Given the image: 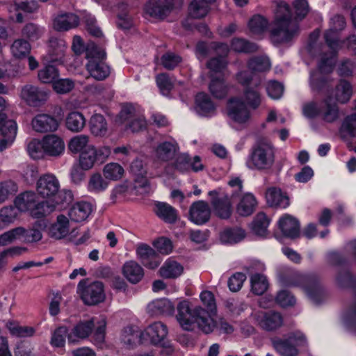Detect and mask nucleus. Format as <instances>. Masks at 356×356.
Wrapping results in <instances>:
<instances>
[{"mask_svg":"<svg viewBox=\"0 0 356 356\" xmlns=\"http://www.w3.org/2000/svg\"><path fill=\"white\" fill-rule=\"evenodd\" d=\"M293 6L295 15L286 3L277 4L270 29V38L274 44L290 43L300 34L299 22L308 14L309 7L307 0H295Z\"/></svg>","mask_w":356,"mask_h":356,"instance_id":"nucleus-1","label":"nucleus"},{"mask_svg":"<svg viewBox=\"0 0 356 356\" xmlns=\"http://www.w3.org/2000/svg\"><path fill=\"white\" fill-rule=\"evenodd\" d=\"M280 282L286 286H299L315 303L325 298V289L320 277L315 273L301 274L289 270L279 274Z\"/></svg>","mask_w":356,"mask_h":356,"instance_id":"nucleus-2","label":"nucleus"},{"mask_svg":"<svg viewBox=\"0 0 356 356\" xmlns=\"http://www.w3.org/2000/svg\"><path fill=\"white\" fill-rule=\"evenodd\" d=\"M229 186L233 188L230 197L226 194L222 197L219 196L217 191H211L209 195L211 197V204L216 216L221 219H228L232 213V204L230 199L238 197L243 188L242 181L238 177L232 179L228 182Z\"/></svg>","mask_w":356,"mask_h":356,"instance_id":"nucleus-3","label":"nucleus"},{"mask_svg":"<svg viewBox=\"0 0 356 356\" xmlns=\"http://www.w3.org/2000/svg\"><path fill=\"white\" fill-rule=\"evenodd\" d=\"M77 291L85 305H96L104 301L106 295L102 282H88V279L81 280L77 286Z\"/></svg>","mask_w":356,"mask_h":356,"instance_id":"nucleus-4","label":"nucleus"},{"mask_svg":"<svg viewBox=\"0 0 356 356\" xmlns=\"http://www.w3.org/2000/svg\"><path fill=\"white\" fill-rule=\"evenodd\" d=\"M274 162L275 152L273 147L262 143L252 150L247 164L250 168L261 170L271 168Z\"/></svg>","mask_w":356,"mask_h":356,"instance_id":"nucleus-5","label":"nucleus"},{"mask_svg":"<svg viewBox=\"0 0 356 356\" xmlns=\"http://www.w3.org/2000/svg\"><path fill=\"white\" fill-rule=\"evenodd\" d=\"M20 98L29 106L36 108L44 106L49 97L48 90L31 84L22 87Z\"/></svg>","mask_w":356,"mask_h":356,"instance_id":"nucleus-6","label":"nucleus"},{"mask_svg":"<svg viewBox=\"0 0 356 356\" xmlns=\"http://www.w3.org/2000/svg\"><path fill=\"white\" fill-rule=\"evenodd\" d=\"M60 188V181L52 173L42 175L35 184L36 193L43 199L52 200V198H55L59 193Z\"/></svg>","mask_w":356,"mask_h":356,"instance_id":"nucleus-7","label":"nucleus"},{"mask_svg":"<svg viewBox=\"0 0 356 356\" xmlns=\"http://www.w3.org/2000/svg\"><path fill=\"white\" fill-rule=\"evenodd\" d=\"M110 154L111 150L108 147H103L99 149H96L92 145L88 147L80 154V167L84 170H90L96 163H102L104 162Z\"/></svg>","mask_w":356,"mask_h":356,"instance_id":"nucleus-8","label":"nucleus"},{"mask_svg":"<svg viewBox=\"0 0 356 356\" xmlns=\"http://www.w3.org/2000/svg\"><path fill=\"white\" fill-rule=\"evenodd\" d=\"M227 115L231 120L238 124L247 122L251 116L248 105L240 97H232L229 99Z\"/></svg>","mask_w":356,"mask_h":356,"instance_id":"nucleus-9","label":"nucleus"},{"mask_svg":"<svg viewBox=\"0 0 356 356\" xmlns=\"http://www.w3.org/2000/svg\"><path fill=\"white\" fill-rule=\"evenodd\" d=\"M252 317L257 324L266 331H274L282 326V315L275 311H259L252 314Z\"/></svg>","mask_w":356,"mask_h":356,"instance_id":"nucleus-10","label":"nucleus"},{"mask_svg":"<svg viewBox=\"0 0 356 356\" xmlns=\"http://www.w3.org/2000/svg\"><path fill=\"white\" fill-rule=\"evenodd\" d=\"M168 333V327L165 324L160 321L154 322L142 332V339L145 340V343L159 346L165 341Z\"/></svg>","mask_w":356,"mask_h":356,"instance_id":"nucleus-11","label":"nucleus"},{"mask_svg":"<svg viewBox=\"0 0 356 356\" xmlns=\"http://www.w3.org/2000/svg\"><path fill=\"white\" fill-rule=\"evenodd\" d=\"M309 48L311 54L315 56L318 54L321 56L318 65L320 72L324 74H328L332 72L334 64V57L335 56L336 52L327 50L325 44H323L314 47L312 43H309Z\"/></svg>","mask_w":356,"mask_h":356,"instance_id":"nucleus-12","label":"nucleus"},{"mask_svg":"<svg viewBox=\"0 0 356 356\" xmlns=\"http://www.w3.org/2000/svg\"><path fill=\"white\" fill-rule=\"evenodd\" d=\"M33 129L38 133L56 131L59 126L58 120L53 115L39 113L31 120Z\"/></svg>","mask_w":356,"mask_h":356,"instance_id":"nucleus-13","label":"nucleus"},{"mask_svg":"<svg viewBox=\"0 0 356 356\" xmlns=\"http://www.w3.org/2000/svg\"><path fill=\"white\" fill-rule=\"evenodd\" d=\"M94 318L87 321H81L76 324L67 335L69 343H76L80 340L87 339L95 328Z\"/></svg>","mask_w":356,"mask_h":356,"instance_id":"nucleus-14","label":"nucleus"},{"mask_svg":"<svg viewBox=\"0 0 356 356\" xmlns=\"http://www.w3.org/2000/svg\"><path fill=\"white\" fill-rule=\"evenodd\" d=\"M211 48L214 49L220 56L210 59L207 63V67L214 72H221L227 67V63L225 56H227L229 52V47L225 43L212 42L211 44Z\"/></svg>","mask_w":356,"mask_h":356,"instance_id":"nucleus-15","label":"nucleus"},{"mask_svg":"<svg viewBox=\"0 0 356 356\" xmlns=\"http://www.w3.org/2000/svg\"><path fill=\"white\" fill-rule=\"evenodd\" d=\"M173 7V0H153L146 3L145 12L151 17L162 19L170 13Z\"/></svg>","mask_w":356,"mask_h":356,"instance_id":"nucleus-16","label":"nucleus"},{"mask_svg":"<svg viewBox=\"0 0 356 356\" xmlns=\"http://www.w3.org/2000/svg\"><path fill=\"white\" fill-rule=\"evenodd\" d=\"M190 220L196 225L207 222L211 216V210L208 203L200 200L193 202L189 210Z\"/></svg>","mask_w":356,"mask_h":356,"instance_id":"nucleus-17","label":"nucleus"},{"mask_svg":"<svg viewBox=\"0 0 356 356\" xmlns=\"http://www.w3.org/2000/svg\"><path fill=\"white\" fill-rule=\"evenodd\" d=\"M17 124L6 118L0 124V152L6 149L14 141L17 135Z\"/></svg>","mask_w":356,"mask_h":356,"instance_id":"nucleus-18","label":"nucleus"},{"mask_svg":"<svg viewBox=\"0 0 356 356\" xmlns=\"http://www.w3.org/2000/svg\"><path fill=\"white\" fill-rule=\"evenodd\" d=\"M177 319L183 329L190 331L194 327L195 309L191 310L190 303L183 300L177 305Z\"/></svg>","mask_w":356,"mask_h":356,"instance_id":"nucleus-19","label":"nucleus"},{"mask_svg":"<svg viewBox=\"0 0 356 356\" xmlns=\"http://www.w3.org/2000/svg\"><path fill=\"white\" fill-rule=\"evenodd\" d=\"M260 81L254 83V86L244 88L243 91V100L250 108L255 110L258 108L262 102V95L261 92Z\"/></svg>","mask_w":356,"mask_h":356,"instance_id":"nucleus-20","label":"nucleus"},{"mask_svg":"<svg viewBox=\"0 0 356 356\" xmlns=\"http://www.w3.org/2000/svg\"><path fill=\"white\" fill-rule=\"evenodd\" d=\"M46 227L47 222L43 219L36 220L29 229L18 227L19 229L23 230V232H22V233L20 234V238H23L26 243H36L40 241L42 238V230L44 229Z\"/></svg>","mask_w":356,"mask_h":356,"instance_id":"nucleus-21","label":"nucleus"},{"mask_svg":"<svg viewBox=\"0 0 356 356\" xmlns=\"http://www.w3.org/2000/svg\"><path fill=\"white\" fill-rule=\"evenodd\" d=\"M42 140L44 152L47 155L57 157L64 152L65 143L62 138L56 135H47Z\"/></svg>","mask_w":356,"mask_h":356,"instance_id":"nucleus-22","label":"nucleus"},{"mask_svg":"<svg viewBox=\"0 0 356 356\" xmlns=\"http://www.w3.org/2000/svg\"><path fill=\"white\" fill-rule=\"evenodd\" d=\"M209 313L201 307L195 308L194 324L196 323L197 327L204 334L212 332L216 326L215 322L211 318Z\"/></svg>","mask_w":356,"mask_h":356,"instance_id":"nucleus-23","label":"nucleus"},{"mask_svg":"<svg viewBox=\"0 0 356 356\" xmlns=\"http://www.w3.org/2000/svg\"><path fill=\"white\" fill-rule=\"evenodd\" d=\"M267 204L272 207L286 208L289 205V197L277 187L269 188L266 193Z\"/></svg>","mask_w":356,"mask_h":356,"instance_id":"nucleus-24","label":"nucleus"},{"mask_svg":"<svg viewBox=\"0 0 356 356\" xmlns=\"http://www.w3.org/2000/svg\"><path fill=\"white\" fill-rule=\"evenodd\" d=\"M90 76L98 81H102L110 74V67L104 61L90 59L86 65Z\"/></svg>","mask_w":356,"mask_h":356,"instance_id":"nucleus-25","label":"nucleus"},{"mask_svg":"<svg viewBox=\"0 0 356 356\" xmlns=\"http://www.w3.org/2000/svg\"><path fill=\"white\" fill-rule=\"evenodd\" d=\"M149 313L153 315L171 316L175 312L174 305L166 298L157 299L147 306Z\"/></svg>","mask_w":356,"mask_h":356,"instance_id":"nucleus-26","label":"nucleus"},{"mask_svg":"<svg viewBox=\"0 0 356 356\" xmlns=\"http://www.w3.org/2000/svg\"><path fill=\"white\" fill-rule=\"evenodd\" d=\"M79 19L73 13H64L58 15L54 21V27L58 31H68L79 25Z\"/></svg>","mask_w":356,"mask_h":356,"instance_id":"nucleus-27","label":"nucleus"},{"mask_svg":"<svg viewBox=\"0 0 356 356\" xmlns=\"http://www.w3.org/2000/svg\"><path fill=\"white\" fill-rule=\"evenodd\" d=\"M92 211V206L87 202H79L69 211L70 218L74 222H82L88 218Z\"/></svg>","mask_w":356,"mask_h":356,"instance_id":"nucleus-28","label":"nucleus"},{"mask_svg":"<svg viewBox=\"0 0 356 356\" xmlns=\"http://www.w3.org/2000/svg\"><path fill=\"white\" fill-rule=\"evenodd\" d=\"M122 273L132 284L139 282L144 276L143 268L134 261H127L123 265Z\"/></svg>","mask_w":356,"mask_h":356,"instance_id":"nucleus-29","label":"nucleus"},{"mask_svg":"<svg viewBox=\"0 0 356 356\" xmlns=\"http://www.w3.org/2000/svg\"><path fill=\"white\" fill-rule=\"evenodd\" d=\"M320 115L323 121L332 123L339 118V111L336 103L331 102V98L325 99L320 106Z\"/></svg>","mask_w":356,"mask_h":356,"instance_id":"nucleus-30","label":"nucleus"},{"mask_svg":"<svg viewBox=\"0 0 356 356\" xmlns=\"http://www.w3.org/2000/svg\"><path fill=\"white\" fill-rule=\"evenodd\" d=\"M280 228L283 234L289 238H297L300 235V226L298 221L290 216H286L279 221Z\"/></svg>","mask_w":356,"mask_h":356,"instance_id":"nucleus-31","label":"nucleus"},{"mask_svg":"<svg viewBox=\"0 0 356 356\" xmlns=\"http://www.w3.org/2000/svg\"><path fill=\"white\" fill-rule=\"evenodd\" d=\"M69 233V220L64 215H59L56 222L49 229V236L56 240L61 239Z\"/></svg>","mask_w":356,"mask_h":356,"instance_id":"nucleus-32","label":"nucleus"},{"mask_svg":"<svg viewBox=\"0 0 356 356\" xmlns=\"http://www.w3.org/2000/svg\"><path fill=\"white\" fill-rule=\"evenodd\" d=\"M257 201L250 193L244 194L236 207L237 213L241 216H250L256 209Z\"/></svg>","mask_w":356,"mask_h":356,"instance_id":"nucleus-33","label":"nucleus"},{"mask_svg":"<svg viewBox=\"0 0 356 356\" xmlns=\"http://www.w3.org/2000/svg\"><path fill=\"white\" fill-rule=\"evenodd\" d=\"M195 104L197 113L202 115H212L215 112V105L210 97L204 92H200L196 95Z\"/></svg>","mask_w":356,"mask_h":356,"instance_id":"nucleus-34","label":"nucleus"},{"mask_svg":"<svg viewBox=\"0 0 356 356\" xmlns=\"http://www.w3.org/2000/svg\"><path fill=\"white\" fill-rule=\"evenodd\" d=\"M136 252L144 266L152 269L159 266V262L154 260L156 255L155 251L150 246L141 244L138 247Z\"/></svg>","mask_w":356,"mask_h":356,"instance_id":"nucleus-35","label":"nucleus"},{"mask_svg":"<svg viewBox=\"0 0 356 356\" xmlns=\"http://www.w3.org/2000/svg\"><path fill=\"white\" fill-rule=\"evenodd\" d=\"M275 349L282 356H296L298 350L295 345L287 339H275L273 340Z\"/></svg>","mask_w":356,"mask_h":356,"instance_id":"nucleus-36","label":"nucleus"},{"mask_svg":"<svg viewBox=\"0 0 356 356\" xmlns=\"http://www.w3.org/2000/svg\"><path fill=\"white\" fill-rule=\"evenodd\" d=\"M214 1L215 0H193L188 7L190 15L195 19L205 17L209 10V4Z\"/></svg>","mask_w":356,"mask_h":356,"instance_id":"nucleus-37","label":"nucleus"},{"mask_svg":"<svg viewBox=\"0 0 356 356\" xmlns=\"http://www.w3.org/2000/svg\"><path fill=\"white\" fill-rule=\"evenodd\" d=\"M65 125L72 132H80L86 125V119L80 112H70L66 117Z\"/></svg>","mask_w":356,"mask_h":356,"instance_id":"nucleus-38","label":"nucleus"},{"mask_svg":"<svg viewBox=\"0 0 356 356\" xmlns=\"http://www.w3.org/2000/svg\"><path fill=\"white\" fill-rule=\"evenodd\" d=\"M91 133L95 136H104L108 131V124L105 118L101 114H94L89 122Z\"/></svg>","mask_w":356,"mask_h":356,"instance_id":"nucleus-39","label":"nucleus"},{"mask_svg":"<svg viewBox=\"0 0 356 356\" xmlns=\"http://www.w3.org/2000/svg\"><path fill=\"white\" fill-rule=\"evenodd\" d=\"M353 104L355 111L345 118L340 128L342 138L356 136V100L353 102Z\"/></svg>","mask_w":356,"mask_h":356,"instance_id":"nucleus-40","label":"nucleus"},{"mask_svg":"<svg viewBox=\"0 0 356 356\" xmlns=\"http://www.w3.org/2000/svg\"><path fill=\"white\" fill-rule=\"evenodd\" d=\"M157 216L168 223H174L177 219V210L171 205L165 202H159L156 204Z\"/></svg>","mask_w":356,"mask_h":356,"instance_id":"nucleus-41","label":"nucleus"},{"mask_svg":"<svg viewBox=\"0 0 356 356\" xmlns=\"http://www.w3.org/2000/svg\"><path fill=\"white\" fill-rule=\"evenodd\" d=\"M269 219L264 213L260 212L256 215L250 224L252 232L259 236H264L267 233Z\"/></svg>","mask_w":356,"mask_h":356,"instance_id":"nucleus-42","label":"nucleus"},{"mask_svg":"<svg viewBox=\"0 0 356 356\" xmlns=\"http://www.w3.org/2000/svg\"><path fill=\"white\" fill-rule=\"evenodd\" d=\"M183 266L175 261H167L160 268L159 273L163 278H177L183 273Z\"/></svg>","mask_w":356,"mask_h":356,"instance_id":"nucleus-43","label":"nucleus"},{"mask_svg":"<svg viewBox=\"0 0 356 356\" xmlns=\"http://www.w3.org/2000/svg\"><path fill=\"white\" fill-rule=\"evenodd\" d=\"M245 232L240 227H234L225 229L220 234V240L223 243H236L243 240Z\"/></svg>","mask_w":356,"mask_h":356,"instance_id":"nucleus-44","label":"nucleus"},{"mask_svg":"<svg viewBox=\"0 0 356 356\" xmlns=\"http://www.w3.org/2000/svg\"><path fill=\"white\" fill-rule=\"evenodd\" d=\"M353 95V88L350 83L345 79H341L336 86V99L342 104L349 101Z\"/></svg>","mask_w":356,"mask_h":356,"instance_id":"nucleus-45","label":"nucleus"},{"mask_svg":"<svg viewBox=\"0 0 356 356\" xmlns=\"http://www.w3.org/2000/svg\"><path fill=\"white\" fill-rule=\"evenodd\" d=\"M18 191L17 184L11 179L0 182V204L14 197Z\"/></svg>","mask_w":356,"mask_h":356,"instance_id":"nucleus-46","label":"nucleus"},{"mask_svg":"<svg viewBox=\"0 0 356 356\" xmlns=\"http://www.w3.org/2000/svg\"><path fill=\"white\" fill-rule=\"evenodd\" d=\"M176 146L170 142H164L159 144L156 149V156L163 161L172 159L176 152Z\"/></svg>","mask_w":356,"mask_h":356,"instance_id":"nucleus-47","label":"nucleus"},{"mask_svg":"<svg viewBox=\"0 0 356 356\" xmlns=\"http://www.w3.org/2000/svg\"><path fill=\"white\" fill-rule=\"evenodd\" d=\"M89 136L85 134L77 135L72 137L68 143V149L73 154L82 152L91 145H88Z\"/></svg>","mask_w":356,"mask_h":356,"instance_id":"nucleus-48","label":"nucleus"},{"mask_svg":"<svg viewBox=\"0 0 356 356\" xmlns=\"http://www.w3.org/2000/svg\"><path fill=\"white\" fill-rule=\"evenodd\" d=\"M36 202V194L33 191H26L15 197V204L20 210L32 207Z\"/></svg>","mask_w":356,"mask_h":356,"instance_id":"nucleus-49","label":"nucleus"},{"mask_svg":"<svg viewBox=\"0 0 356 356\" xmlns=\"http://www.w3.org/2000/svg\"><path fill=\"white\" fill-rule=\"evenodd\" d=\"M232 49L239 53H253L258 50V46L245 39L234 38L231 42Z\"/></svg>","mask_w":356,"mask_h":356,"instance_id":"nucleus-50","label":"nucleus"},{"mask_svg":"<svg viewBox=\"0 0 356 356\" xmlns=\"http://www.w3.org/2000/svg\"><path fill=\"white\" fill-rule=\"evenodd\" d=\"M108 182L99 173L92 174L88 180V190L90 192L99 193L106 189Z\"/></svg>","mask_w":356,"mask_h":356,"instance_id":"nucleus-51","label":"nucleus"},{"mask_svg":"<svg viewBox=\"0 0 356 356\" xmlns=\"http://www.w3.org/2000/svg\"><path fill=\"white\" fill-rule=\"evenodd\" d=\"M250 70L254 72H266L270 68V62L266 56H257L250 59L248 63Z\"/></svg>","mask_w":356,"mask_h":356,"instance_id":"nucleus-52","label":"nucleus"},{"mask_svg":"<svg viewBox=\"0 0 356 356\" xmlns=\"http://www.w3.org/2000/svg\"><path fill=\"white\" fill-rule=\"evenodd\" d=\"M11 52L17 58H22L27 56L31 51L30 44L24 39H18L14 41L11 45Z\"/></svg>","mask_w":356,"mask_h":356,"instance_id":"nucleus-53","label":"nucleus"},{"mask_svg":"<svg viewBox=\"0 0 356 356\" xmlns=\"http://www.w3.org/2000/svg\"><path fill=\"white\" fill-rule=\"evenodd\" d=\"M337 71L341 77L353 76L356 74V61L350 58H344L339 63Z\"/></svg>","mask_w":356,"mask_h":356,"instance_id":"nucleus-54","label":"nucleus"},{"mask_svg":"<svg viewBox=\"0 0 356 356\" xmlns=\"http://www.w3.org/2000/svg\"><path fill=\"white\" fill-rule=\"evenodd\" d=\"M56 209V204L48 201H42L35 205L31 211V215L35 218H41Z\"/></svg>","mask_w":356,"mask_h":356,"instance_id":"nucleus-55","label":"nucleus"},{"mask_svg":"<svg viewBox=\"0 0 356 356\" xmlns=\"http://www.w3.org/2000/svg\"><path fill=\"white\" fill-rule=\"evenodd\" d=\"M209 88L211 95L216 99H223L227 94V87L222 79H212Z\"/></svg>","mask_w":356,"mask_h":356,"instance_id":"nucleus-56","label":"nucleus"},{"mask_svg":"<svg viewBox=\"0 0 356 356\" xmlns=\"http://www.w3.org/2000/svg\"><path fill=\"white\" fill-rule=\"evenodd\" d=\"M266 277L261 274L256 273L251 277L252 291L256 295H262L268 289Z\"/></svg>","mask_w":356,"mask_h":356,"instance_id":"nucleus-57","label":"nucleus"},{"mask_svg":"<svg viewBox=\"0 0 356 356\" xmlns=\"http://www.w3.org/2000/svg\"><path fill=\"white\" fill-rule=\"evenodd\" d=\"M38 76L42 83H54L58 77V72L54 65H47L38 71Z\"/></svg>","mask_w":356,"mask_h":356,"instance_id":"nucleus-58","label":"nucleus"},{"mask_svg":"<svg viewBox=\"0 0 356 356\" xmlns=\"http://www.w3.org/2000/svg\"><path fill=\"white\" fill-rule=\"evenodd\" d=\"M43 33V29L35 23H27L22 29V35L31 41L39 39Z\"/></svg>","mask_w":356,"mask_h":356,"instance_id":"nucleus-59","label":"nucleus"},{"mask_svg":"<svg viewBox=\"0 0 356 356\" xmlns=\"http://www.w3.org/2000/svg\"><path fill=\"white\" fill-rule=\"evenodd\" d=\"M156 84L161 92L168 96L174 88V83L167 73H161L156 76Z\"/></svg>","mask_w":356,"mask_h":356,"instance_id":"nucleus-60","label":"nucleus"},{"mask_svg":"<svg viewBox=\"0 0 356 356\" xmlns=\"http://www.w3.org/2000/svg\"><path fill=\"white\" fill-rule=\"evenodd\" d=\"M130 170L136 176V181H139L141 179L143 186H145L147 184V180L146 179L147 169L141 160H134L130 165Z\"/></svg>","mask_w":356,"mask_h":356,"instance_id":"nucleus-61","label":"nucleus"},{"mask_svg":"<svg viewBox=\"0 0 356 356\" xmlns=\"http://www.w3.org/2000/svg\"><path fill=\"white\" fill-rule=\"evenodd\" d=\"M103 172L106 179L118 180L122 177L124 169L118 163H111L104 166Z\"/></svg>","mask_w":356,"mask_h":356,"instance_id":"nucleus-62","label":"nucleus"},{"mask_svg":"<svg viewBox=\"0 0 356 356\" xmlns=\"http://www.w3.org/2000/svg\"><path fill=\"white\" fill-rule=\"evenodd\" d=\"M268 22L261 15H254L249 21L248 26L252 33H263L268 27Z\"/></svg>","mask_w":356,"mask_h":356,"instance_id":"nucleus-63","label":"nucleus"},{"mask_svg":"<svg viewBox=\"0 0 356 356\" xmlns=\"http://www.w3.org/2000/svg\"><path fill=\"white\" fill-rule=\"evenodd\" d=\"M69 333L66 326L58 327L52 334L50 341L51 344L57 348L63 347L65 343V339Z\"/></svg>","mask_w":356,"mask_h":356,"instance_id":"nucleus-64","label":"nucleus"}]
</instances>
